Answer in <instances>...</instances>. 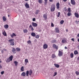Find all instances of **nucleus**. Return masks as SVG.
I'll list each match as a JSON object with an SVG mask.
<instances>
[{
	"instance_id": "1",
	"label": "nucleus",
	"mask_w": 79,
	"mask_h": 79,
	"mask_svg": "<svg viewBox=\"0 0 79 79\" xmlns=\"http://www.w3.org/2000/svg\"><path fill=\"white\" fill-rule=\"evenodd\" d=\"M55 5L52 4L50 8L51 11H54L55 10Z\"/></svg>"
},
{
	"instance_id": "2",
	"label": "nucleus",
	"mask_w": 79,
	"mask_h": 79,
	"mask_svg": "<svg viewBox=\"0 0 79 79\" xmlns=\"http://www.w3.org/2000/svg\"><path fill=\"white\" fill-rule=\"evenodd\" d=\"M32 73V71L31 70L29 71H27L26 73L27 76H29V74L30 76H31Z\"/></svg>"
},
{
	"instance_id": "3",
	"label": "nucleus",
	"mask_w": 79,
	"mask_h": 79,
	"mask_svg": "<svg viewBox=\"0 0 79 79\" xmlns=\"http://www.w3.org/2000/svg\"><path fill=\"white\" fill-rule=\"evenodd\" d=\"M32 24L33 26H34V27H36L37 26V24L36 23L32 22Z\"/></svg>"
},
{
	"instance_id": "4",
	"label": "nucleus",
	"mask_w": 79,
	"mask_h": 79,
	"mask_svg": "<svg viewBox=\"0 0 79 79\" xmlns=\"http://www.w3.org/2000/svg\"><path fill=\"white\" fill-rule=\"evenodd\" d=\"M25 63L24 64H25V65H27V63H28L29 62L28 61V59H26L25 60Z\"/></svg>"
},
{
	"instance_id": "5",
	"label": "nucleus",
	"mask_w": 79,
	"mask_h": 79,
	"mask_svg": "<svg viewBox=\"0 0 79 79\" xmlns=\"http://www.w3.org/2000/svg\"><path fill=\"white\" fill-rule=\"evenodd\" d=\"M43 48L44 49H46L48 48V45L47 44H45L43 45Z\"/></svg>"
},
{
	"instance_id": "6",
	"label": "nucleus",
	"mask_w": 79,
	"mask_h": 79,
	"mask_svg": "<svg viewBox=\"0 0 79 79\" xmlns=\"http://www.w3.org/2000/svg\"><path fill=\"white\" fill-rule=\"evenodd\" d=\"M55 30L56 31V33H59V29L58 27H56L55 28Z\"/></svg>"
},
{
	"instance_id": "7",
	"label": "nucleus",
	"mask_w": 79,
	"mask_h": 79,
	"mask_svg": "<svg viewBox=\"0 0 79 79\" xmlns=\"http://www.w3.org/2000/svg\"><path fill=\"white\" fill-rule=\"evenodd\" d=\"M58 55L59 56H62V55H63V52L60 51H59Z\"/></svg>"
},
{
	"instance_id": "8",
	"label": "nucleus",
	"mask_w": 79,
	"mask_h": 79,
	"mask_svg": "<svg viewBox=\"0 0 79 79\" xmlns=\"http://www.w3.org/2000/svg\"><path fill=\"white\" fill-rule=\"evenodd\" d=\"M56 6L57 9H59V8H60V3H59V2H57L56 3Z\"/></svg>"
},
{
	"instance_id": "9",
	"label": "nucleus",
	"mask_w": 79,
	"mask_h": 79,
	"mask_svg": "<svg viewBox=\"0 0 79 79\" xmlns=\"http://www.w3.org/2000/svg\"><path fill=\"white\" fill-rule=\"evenodd\" d=\"M25 6V7H26V8H29L30 7L29 5V4H28V3H26Z\"/></svg>"
},
{
	"instance_id": "10",
	"label": "nucleus",
	"mask_w": 79,
	"mask_h": 79,
	"mask_svg": "<svg viewBox=\"0 0 79 79\" xmlns=\"http://www.w3.org/2000/svg\"><path fill=\"white\" fill-rule=\"evenodd\" d=\"M71 3L72 5H75L76 2H75L74 0H71Z\"/></svg>"
},
{
	"instance_id": "11",
	"label": "nucleus",
	"mask_w": 79,
	"mask_h": 79,
	"mask_svg": "<svg viewBox=\"0 0 79 79\" xmlns=\"http://www.w3.org/2000/svg\"><path fill=\"white\" fill-rule=\"evenodd\" d=\"M53 47L54 48H55L56 49V50H57V49H58V46H57L55 44H53Z\"/></svg>"
},
{
	"instance_id": "12",
	"label": "nucleus",
	"mask_w": 79,
	"mask_h": 79,
	"mask_svg": "<svg viewBox=\"0 0 79 79\" xmlns=\"http://www.w3.org/2000/svg\"><path fill=\"white\" fill-rule=\"evenodd\" d=\"M13 55H11L9 57V59L10 60V61H11L13 60Z\"/></svg>"
},
{
	"instance_id": "13",
	"label": "nucleus",
	"mask_w": 79,
	"mask_h": 79,
	"mask_svg": "<svg viewBox=\"0 0 79 79\" xmlns=\"http://www.w3.org/2000/svg\"><path fill=\"white\" fill-rule=\"evenodd\" d=\"M2 34L4 36H6V33L5 31H2Z\"/></svg>"
},
{
	"instance_id": "14",
	"label": "nucleus",
	"mask_w": 79,
	"mask_h": 79,
	"mask_svg": "<svg viewBox=\"0 0 79 79\" xmlns=\"http://www.w3.org/2000/svg\"><path fill=\"white\" fill-rule=\"evenodd\" d=\"M43 17L44 19H47V15L46 14H44L43 15Z\"/></svg>"
},
{
	"instance_id": "15",
	"label": "nucleus",
	"mask_w": 79,
	"mask_h": 79,
	"mask_svg": "<svg viewBox=\"0 0 79 79\" xmlns=\"http://www.w3.org/2000/svg\"><path fill=\"white\" fill-rule=\"evenodd\" d=\"M16 51V49L15 48H13L12 49V52L15 53V51Z\"/></svg>"
},
{
	"instance_id": "16",
	"label": "nucleus",
	"mask_w": 79,
	"mask_h": 79,
	"mask_svg": "<svg viewBox=\"0 0 79 79\" xmlns=\"http://www.w3.org/2000/svg\"><path fill=\"white\" fill-rule=\"evenodd\" d=\"M31 35L33 37H35V33L34 32H32L31 33Z\"/></svg>"
},
{
	"instance_id": "17",
	"label": "nucleus",
	"mask_w": 79,
	"mask_h": 79,
	"mask_svg": "<svg viewBox=\"0 0 79 79\" xmlns=\"http://www.w3.org/2000/svg\"><path fill=\"white\" fill-rule=\"evenodd\" d=\"M54 65L56 68H58L60 67V65L58 64H54Z\"/></svg>"
},
{
	"instance_id": "18",
	"label": "nucleus",
	"mask_w": 79,
	"mask_h": 79,
	"mask_svg": "<svg viewBox=\"0 0 79 79\" xmlns=\"http://www.w3.org/2000/svg\"><path fill=\"white\" fill-rule=\"evenodd\" d=\"M2 19H3V21L4 22L5 21H6V18H5V17L4 16L3 17Z\"/></svg>"
},
{
	"instance_id": "19",
	"label": "nucleus",
	"mask_w": 79,
	"mask_h": 79,
	"mask_svg": "<svg viewBox=\"0 0 79 79\" xmlns=\"http://www.w3.org/2000/svg\"><path fill=\"white\" fill-rule=\"evenodd\" d=\"M39 12H40V10H37L35 13V15H37V14H39Z\"/></svg>"
},
{
	"instance_id": "20",
	"label": "nucleus",
	"mask_w": 79,
	"mask_h": 79,
	"mask_svg": "<svg viewBox=\"0 0 79 79\" xmlns=\"http://www.w3.org/2000/svg\"><path fill=\"white\" fill-rule=\"evenodd\" d=\"M13 41H14V40L13 39L10 40H8V42H10V43H11V42H14Z\"/></svg>"
},
{
	"instance_id": "21",
	"label": "nucleus",
	"mask_w": 79,
	"mask_h": 79,
	"mask_svg": "<svg viewBox=\"0 0 79 79\" xmlns=\"http://www.w3.org/2000/svg\"><path fill=\"white\" fill-rule=\"evenodd\" d=\"M70 57L71 58H73L74 57V54L71 53L70 54Z\"/></svg>"
},
{
	"instance_id": "22",
	"label": "nucleus",
	"mask_w": 79,
	"mask_h": 79,
	"mask_svg": "<svg viewBox=\"0 0 79 79\" xmlns=\"http://www.w3.org/2000/svg\"><path fill=\"white\" fill-rule=\"evenodd\" d=\"M75 15L76 18H79V15L77 13H75Z\"/></svg>"
},
{
	"instance_id": "23",
	"label": "nucleus",
	"mask_w": 79,
	"mask_h": 79,
	"mask_svg": "<svg viewBox=\"0 0 79 79\" xmlns=\"http://www.w3.org/2000/svg\"><path fill=\"white\" fill-rule=\"evenodd\" d=\"M21 75L22 76H26V73L25 72H23L21 74Z\"/></svg>"
},
{
	"instance_id": "24",
	"label": "nucleus",
	"mask_w": 79,
	"mask_h": 79,
	"mask_svg": "<svg viewBox=\"0 0 79 79\" xmlns=\"http://www.w3.org/2000/svg\"><path fill=\"white\" fill-rule=\"evenodd\" d=\"M10 45H15V43L14 42V41L10 43Z\"/></svg>"
},
{
	"instance_id": "25",
	"label": "nucleus",
	"mask_w": 79,
	"mask_h": 79,
	"mask_svg": "<svg viewBox=\"0 0 79 79\" xmlns=\"http://www.w3.org/2000/svg\"><path fill=\"white\" fill-rule=\"evenodd\" d=\"M62 43H64L65 44L66 42V40H62Z\"/></svg>"
},
{
	"instance_id": "26",
	"label": "nucleus",
	"mask_w": 79,
	"mask_h": 79,
	"mask_svg": "<svg viewBox=\"0 0 79 79\" xmlns=\"http://www.w3.org/2000/svg\"><path fill=\"white\" fill-rule=\"evenodd\" d=\"M4 27L6 29H8V25L7 24L5 25L4 26Z\"/></svg>"
},
{
	"instance_id": "27",
	"label": "nucleus",
	"mask_w": 79,
	"mask_h": 79,
	"mask_svg": "<svg viewBox=\"0 0 79 79\" xmlns=\"http://www.w3.org/2000/svg\"><path fill=\"white\" fill-rule=\"evenodd\" d=\"M74 55H77L78 54V52L77 51H75L74 52Z\"/></svg>"
},
{
	"instance_id": "28",
	"label": "nucleus",
	"mask_w": 79,
	"mask_h": 79,
	"mask_svg": "<svg viewBox=\"0 0 79 79\" xmlns=\"http://www.w3.org/2000/svg\"><path fill=\"white\" fill-rule=\"evenodd\" d=\"M16 50L18 52H19V51H20L21 50V49L19 48H16Z\"/></svg>"
},
{
	"instance_id": "29",
	"label": "nucleus",
	"mask_w": 79,
	"mask_h": 79,
	"mask_svg": "<svg viewBox=\"0 0 79 79\" xmlns=\"http://www.w3.org/2000/svg\"><path fill=\"white\" fill-rule=\"evenodd\" d=\"M23 32L24 33H27V29H24L23 30Z\"/></svg>"
},
{
	"instance_id": "30",
	"label": "nucleus",
	"mask_w": 79,
	"mask_h": 79,
	"mask_svg": "<svg viewBox=\"0 0 79 79\" xmlns=\"http://www.w3.org/2000/svg\"><path fill=\"white\" fill-rule=\"evenodd\" d=\"M27 43L28 44H31V41L29 40L27 41Z\"/></svg>"
},
{
	"instance_id": "31",
	"label": "nucleus",
	"mask_w": 79,
	"mask_h": 79,
	"mask_svg": "<svg viewBox=\"0 0 79 79\" xmlns=\"http://www.w3.org/2000/svg\"><path fill=\"white\" fill-rule=\"evenodd\" d=\"M47 1L48 0H44V5H47Z\"/></svg>"
},
{
	"instance_id": "32",
	"label": "nucleus",
	"mask_w": 79,
	"mask_h": 79,
	"mask_svg": "<svg viewBox=\"0 0 79 79\" xmlns=\"http://www.w3.org/2000/svg\"><path fill=\"white\" fill-rule=\"evenodd\" d=\"M14 64H15V66H17L18 65V62L15 61L14 62Z\"/></svg>"
},
{
	"instance_id": "33",
	"label": "nucleus",
	"mask_w": 79,
	"mask_h": 79,
	"mask_svg": "<svg viewBox=\"0 0 79 79\" xmlns=\"http://www.w3.org/2000/svg\"><path fill=\"white\" fill-rule=\"evenodd\" d=\"M21 71H24V67L22 66L21 69Z\"/></svg>"
},
{
	"instance_id": "34",
	"label": "nucleus",
	"mask_w": 79,
	"mask_h": 79,
	"mask_svg": "<svg viewBox=\"0 0 79 79\" xmlns=\"http://www.w3.org/2000/svg\"><path fill=\"white\" fill-rule=\"evenodd\" d=\"M67 15L69 16H71V13L70 12H68L67 14Z\"/></svg>"
},
{
	"instance_id": "35",
	"label": "nucleus",
	"mask_w": 79,
	"mask_h": 79,
	"mask_svg": "<svg viewBox=\"0 0 79 79\" xmlns=\"http://www.w3.org/2000/svg\"><path fill=\"white\" fill-rule=\"evenodd\" d=\"M56 42V40H54L52 41V43H53V44L54 43H55Z\"/></svg>"
},
{
	"instance_id": "36",
	"label": "nucleus",
	"mask_w": 79,
	"mask_h": 79,
	"mask_svg": "<svg viewBox=\"0 0 79 79\" xmlns=\"http://www.w3.org/2000/svg\"><path fill=\"white\" fill-rule=\"evenodd\" d=\"M63 23H64V20H62L60 21V23L61 24H63Z\"/></svg>"
},
{
	"instance_id": "37",
	"label": "nucleus",
	"mask_w": 79,
	"mask_h": 79,
	"mask_svg": "<svg viewBox=\"0 0 79 79\" xmlns=\"http://www.w3.org/2000/svg\"><path fill=\"white\" fill-rule=\"evenodd\" d=\"M75 73L77 74V75H79V72H78L77 71H76L75 72Z\"/></svg>"
},
{
	"instance_id": "38",
	"label": "nucleus",
	"mask_w": 79,
	"mask_h": 79,
	"mask_svg": "<svg viewBox=\"0 0 79 79\" xmlns=\"http://www.w3.org/2000/svg\"><path fill=\"white\" fill-rule=\"evenodd\" d=\"M55 57V55L54 54H52V58H54Z\"/></svg>"
},
{
	"instance_id": "39",
	"label": "nucleus",
	"mask_w": 79,
	"mask_h": 79,
	"mask_svg": "<svg viewBox=\"0 0 79 79\" xmlns=\"http://www.w3.org/2000/svg\"><path fill=\"white\" fill-rule=\"evenodd\" d=\"M39 37H40V36L39 35H37L35 37L36 39H39Z\"/></svg>"
},
{
	"instance_id": "40",
	"label": "nucleus",
	"mask_w": 79,
	"mask_h": 79,
	"mask_svg": "<svg viewBox=\"0 0 79 79\" xmlns=\"http://www.w3.org/2000/svg\"><path fill=\"white\" fill-rule=\"evenodd\" d=\"M42 0H39V2L40 3H42Z\"/></svg>"
},
{
	"instance_id": "41",
	"label": "nucleus",
	"mask_w": 79,
	"mask_h": 79,
	"mask_svg": "<svg viewBox=\"0 0 79 79\" xmlns=\"http://www.w3.org/2000/svg\"><path fill=\"white\" fill-rule=\"evenodd\" d=\"M56 74H57V73L56 72L54 73V74L53 75V77L55 76H56Z\"/></svg>"
},
{
	"instance_id": "42",
	"label": "nucleus",
	"mask_w": 79,
	"mask_h": 79,
	"mask_svg": "<svg viewBox=\"0 0 79 79\" xmlns=\"http://www.w3.org/2000/svg\"><path fill=\"white\" fill-rule=\"evenodd\" d=\"M68 11L69 12H71V8H68Z\"/></svg>"
},
{
	"instance_id": "43",
	"label": "nucleus",
	"mask_w": 79,
	"mask_h": 79,
	"mask_svg": "<svg viewBox=\"0 0 79 79\" xmlns=\"http://www.w3.org/2000/svg\"><path fill=\"white\" fill-rule=\"evenodd\" d=\"M60 13L59 12H58V15H57L58 17H60Z\"/></svg>"
},
{
	"instance_id": "44",
	"label": "nucleus",
	"mask_w": 79,
	"mask_h": 79,
	"mask_svg": "<svg viewBox=\"0 0 79 79\" xmlns=\"http://www.w3.org/2000/svg\"><path fill=\"white\" fill-rule=\"evenodd\" d=\"M7 62L8 63H9V62H10V59H7Z\"/></svg>"
},
{
	"instance_id": "45",
	"label": "nucleus",
	"mask_w": 79,
	"mask_h": 79,
	"mask_svg": "<svg viewBox=\"0 0 79 79\" xmlns=\"http://www.w3.org/2000/svg\"><path fill=\"white\" fill-rule=\"evenodd\" d=\"M51 26L52 27H53L54 26V25L53 23H51Z\"/></svg>"
},
{
	"instance_id": "46",
	"label": "nucleus",
	"mask_w": 79,
	"mask_h": 79,
	"mask_svg": "<svg viewBox=\"0 0 79 79\" xmlns=\"http://www.w3.org/2000/svg\"><path fill=\"white\" fill-rule=\"evenodd\" d=\"M12 35H13L14 36H16V34H15V33H12Z\"/></svg>"
},
{
	"instance_id": "47",
	"label": "nucleus",
	"mask_w": 79,
	"mask_h": 79,
	"mask_svg": "<svg viewBox=\"0 0 79 79\" xmlns=\"http://www.w3.org/2000/svg\"><path fill=\"white\" fill-rule=\"evenodd\" d=\"M3 74H4V71H2L1 72V74L2 75Z\"/></svg>"
},
{
	"instance_id": "48",
	"label": "nucleus",
	"mask_w": 79,
	"mask_h": 79,
	"mask_svg": "<svg viewBox=\"0 0 79 79\" xmlns=\"http://www.w3.org/2000/svg\"><path fill=\"white\" fill-rule=\"evenodd\" d=\"M32 21H35V18H34L33 19Z\"/></svg>"
},
{
	"instance_id": "49",
	"label": "nucleus",
	"mask_w": 79,
	"mask_h": 79,
	"mask_svg": "<svg viewBox=\"0 0 79 79\" xmlns=\"http://www.w3.org/2000/svg\"><path fill=\"white\" fill-rule=\"evenodd\" d=\"M31 29V31H34V28L33 27H32Z\"/></svg>"
},
{
	"instance_id": "50",
	"label": "nucleus",
	"mask_w": 79,
	"mask_h": 79,
	"mask_svg": "<svg viewBox=\"0 0 79 79\" xmlns=\"http://www.w3.org/2000/svg\"><path fill=\"white\" fill-rule=\"evenodd\" d=\"M29 27H32V25H30Z\"/></svg>"
},
{
	"instance_id": "51",
	"label": "nucleus",
	"mask_w": 79,
	"mask_h": 79,
	"mask_svg": "<svg viewBox=\"0 0 79 79\" xmlns=\"http://www.w3.org/2000/svg\"><path fill=\"white\" fill-rule=\"evenodd\" d=\"M71 40H72V41L74 42V39L73 38Z\"/></svg>"
},
{
	"instance_id": "52",
	"label": "nucleus",
	"mask_w": 79,
	"mask_h": 79,
	"mask_svg": "<svg viewBox=\"0 0 79 79\" xmlns=\"http://www.w3.org/2000/svg\"><path fill=\"white\" fill-rule=\"evenodd\" d=\"M2 68V66L0 64V69H1Z\"/></svg>"
},
{
	"instance_id": "53",
	"label": "nucleus",
	"mask_w": 79,
	"mask_h": 79,
	"mask_svg": "<svg viewBox=\"0 0 79 79\" xmlns=\"http://www.w3.org/2000/svg\"><path fill=\"white\" fill-rule=\"evenodd\" d=\"M3 50H4V51H7V50L5 49H3Z\"/></svg>"
},
{
	"instance_id": "54",
	"label": "nucleus",
	"mask_w": 79,
	"mask_h": 79,
	"mask_svg": "<svg viewBox=\"0 0 79 79\" xmlns=\"http://www.w3.org/2000/svg\"><path fill=\"white\" fill-rule=\"evenodd\" d=\"M12 38H13V36H14L13 35H11Z\"/></svg>"
},
{
	"instance_id": "55",
	"label": "nucleus",
	"mask_w": 79,
	"mask_h": 79,
	"mask_svg": "<svg viewBox=\"0 0 79 79\" xmlns=\"http://www.w3.org/2000/svg\"><path fill=\"white\" fill-rule=\"evenodd\" d=\"M63 2H66V1H67V0H63Z\"/></svg>"
},
{
	"instance_id": "56",
	"label": "nucleus",
	"mask_w": 79,
	"mask_h": 79,
	"mask_svg": "<svg viewBox=\"0 0 79 79\" xmlns=\"http://www.w3.org/2000/svg\"><path fill=\"white\" fill-rule=\"evenodd\" d=\"M3 50H2V51H1V52H2V53H3Z\"/></svg>"
},
{
	"instance_id": "57",
	"label": "nucleus",
	"mask_w": 79,
	"mask_h": 79,
	"mask_svg": "<svg viewBox=\"0 0 79 79\" xmlns=\"http://www.w3.org/2000/svg\"><path fill=\"white\" fill-rule=\"evenodd\" d=\"M50 2H52V1H53V0H49Z\"/></svg>"
},
{
	"instance_id": "58",
	"label": "nucleus",
	"mask_w": 79,
	"mask_h": 79,
	"mask_svg": "<svg viewBox=\"0 0 79 79\" xmlns=\"http://www.w3.org/2000/svg\"><path fill=\"white\" fill-rule=\"evenodd\" d=\"M64 48L65 49H66L67 48V47H65Z\"/></svg>"
},
{
	"instance_id": "59",
	"label": "nucleus",
	"mask_w": 79,
	"mask_h": 79,
	"mask_svg": "<svg viewBox=\"0 0 79 79\" xmlns=\"http://www.w3.org/2000/svg\"><path fill=\"white\" fill-rule=\"evenodd\" d=\"M66 32H68V29H66Z\"/></svg>"
},
{
	"instance_id": "60",
	"label": "nucleus",
	"mask_w": 79,
	"mask_h": 79,
	"mask_svg": "<svg viewBox=\"0 0 79 79\" xmlns=\"http://www.w3.org/2000/svg\"><path fill=\"white\" fill-rule=\"evenodd\" d=\"M0 63H2V61H1V59H0Z\"/></svg>"
},
{
	"instance_id": "61",
	"label": "nucleus",
	"mask_w": 79,
	"mask_h": 79,
	"mask_svg": "<svg viewBox=\"0 0 79 79\" xmlns=\"http://www.w3.org/2000/svg\"><path fill=\"white\" fill-rule=\"evenodd\" d=\"M77 41H78V42H79V38L78 39Z\"/></svg>"
},
{
	"instance_id": "62",
	"label": "nucleus",
	"mask_w": 79,
	"mask_h": 79,
	"mask_svg": "<svg viewBox=\"0 0 79 79\" xmlns=\"http://www.w3.org/2000/svg\"><path fill=\"white\" fill-rule=\"evenodd\" d=\"M8 17H10V15H8Z\"/></svg>"
},
{
	"instance_id": "63",
	"label": "nucleus",
	"mask_w": 79,
	"mask_h": 79,
	"mask_svg": "<svg viewBox=\"0 0 79 79\" xmlns=\"http://www.w3.org/2000/svg\"><path fill=\"white\" fill-rule=\"evenodd\" d=\"M25 1H28L29 0H25Z\"/></svg>"
},
{
	"instance_id": "64",
	"label": "nucleus",
	"mask_w": 79,
	"mask_h": 79,
	"mask_svg": "<svg viewBox=\"0 0 79 79\" xmlns=\"http://www.w3.org/2000/svg\"><path fill=\"white\" fill-rule=\"evenodd\" d=\"M64 14H65V15H66V12H64Z\"/></svg>"
}]
</instances>
